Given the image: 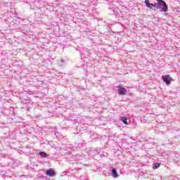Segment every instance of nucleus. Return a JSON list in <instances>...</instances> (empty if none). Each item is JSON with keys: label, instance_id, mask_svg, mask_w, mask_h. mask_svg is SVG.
<instances>
[{"label": "nucleus", "instance_id": "nucleus-1", "mask_svg": "<svg viewBox=\"0 0 180 180\" xmlns=\"http://www.w3.org/2000/svg\"><path fill=\"white\" fill-rule=\"evenodd\" d=\"M157 2H158V9H160V12H168V5L164 0H157Z\"/></svg>", "mask_w": 180, "mask_h": 180}, {"label": "nucleus", "instance_id": "nucleus-2", "mask_svg": "<svg viewBox=\"0 0 180 180\" xmlns=\"http://www.w3.org/2000/svg\"><path fill=\"white\" fill-rule=\"evenodd\" d=\"M163 82H165V84H167V85H169V84H171V81H172V78L171 76L168 75H165L163 76Z\"/></svg>", "mask_w": 180, "mask_h": 180}, {"label": "nucleus", "instance_id": "nucleus-3", "mask_svg": "<svg viewBox=\"0 0 180 180\" xmlns=\"http://www.w3.org/2000/svg\"><path fill=\"white\" fill-rule=\"evenodd\" d=\"M118 94H120V95H125L127 90L124 87H122V86H118Z\"/></svg>", "mask_w": 180, "mask_h": 180}, {"label": "nucleus", "instance_id": "nucleus-4", "mask_svg": "<svg viewBox=\"0 0 180 180\" xmlns=\"http://www.w3.org/2000/svg\"><path fill=\"white\" fill-rule=\"evenodd\" d=\"M46 175H48V176H56V172H54L53 169H50L46 171Z\"/></svg>", "mask_w": 180, "mask_h": 180}, {"label": "nucleus", "instance_id": "nucleus-5", "mask_svg": "<svg viewBox=\"0 0 180 180\" xmlns=\"http://www.w3.org/2000/svg\"><path fill=\"white\" fill-rule=\"evenodd\" d=\"M145 4L147 8H149L150 9H153V4H150V0H146Z\"/></svg>", "mask_w": 180, "mask_h": 180}, {"label": "nucleus", "instance_id": "nucleus-6", "mask_svg": "<svg viewBox=\"0 0 180 180\" xmlns=\"http://www.w3.org/2000/svg\"><path fill=\"white\" fill-rule=\"evenodd\" d=\"M112 174L113 178H117V176H119V175L117 174V172H116V169H113L112 170Z\"/></svg>", "mask_w": 180, "mask_h": 180}, {"label": "nucleus", "instance_id": "nucleus-7", "mask_svg": "<svg viewBox=\"0 0 180 180\" xmlns=\"http://www.w3.org/2000/svg\"><path fill=\"white\" fill-rule=\"evenodd\" d=\"M40 157H41L42 158H47V153H46L45 152H41L39 153Z\"/></svg>", "mask_w": 180, "mask_h": 180}, {"label": "nucleus", "instance_id": "nucleus-8", "mask_svg": "<svg viewBox=\"0 0 180 180\" xmlns=\"http://www.w3.org/2000/svg\"><path fill=\"white\" fill-rule=\"evenodd\" d=\"M121 120L124 124H127V118L126 117H122Z\"/></svg>", "mask_w": 180, "mask_h": 180}, {"label": "nucleus", "instance_id": "nucleus-9", "mask_svg": "<svg viewBox=\"0 0 180 180\" xmlns=\"http://www.w3.org/2000/svg\"><path fill=\"white\" fill-rule=\"evenodd\" d=\"M161 165L160 163H156L154 165V166L153 167V169H157L158 168H160V166Z\"/></svg>", "mask_w": 180, "mask_h": 180}, {"label": "nucleus", "instance_id": "nucleus-10", "mask_svg": "<svg viewBox=\"0 0 180 180\" xmlns=\"http://www.w3.org/2000/svg\"><path fill=\"white\" fill-rule=\"evenodd\" d=\"M153 8H157L158 9V2L153 4Z\"/></svg>", "mask_w": 180, "mask_h": 180}]
</instances>
